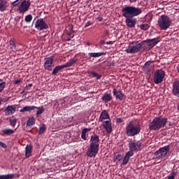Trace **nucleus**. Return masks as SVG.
Listing matches in <instances>:
<instances>
[{
  "label": "nucleus",
  "instance_id": "1",
  "mask_svg": "<svg viewBox=\"0 0 179 179\" xmlns=\"http://www.w3.org/2000/svg\"><path fill=\"white\" fill-rule=\"evenodd\" d=\"M158 43L157 38L147 39L143 41L141 43L134 41L128 46L125 51L127 54H137V52H139L142 50V46L145 45V44H147L150 48H153Z\"/></svg>",
  "mask_w": 179,
  "mask_h": 179
},
{
  "label": "nucleus",
  "instance_id": "2",
  "mask_svg": "<svg viewBox=\"0 0 179 179\" xmlns=\"http://www.w3.org/2000/svg\"><path fill=\"white\" fill-rule=\"evenodd\" d=\"M169 124V127H172L173 124L169 122V119L164 116H158L155 117L152 121L149 124V129L150 131H159L162 128H164Z\"/></svg>",
  "mask_w": 179,
  "mask_h": 179
},
{
  "label": "nucleus",
  "instance_id": "3",
  "mask_svg": "<svg viewBox=\"0 0 179 179\" xmlns=\"http://www.w3.org/2000/svg\"><path fill=\"white\" fill-rule=\"evenodd\" d=\"M99 148H100V137L94 134L90 138V145L87 151V156L96 157L99 153Z\"/></svg>",
  "mask_w": 179,
  "mask_h": 179
},
{
  "label": "nucleus",
  "instance_id": "4",
  "mask_svg": "<svg viewBox=\"0 0 179 179\" xmlns=\"http://www.w3.org/2000/svg\"><path fill=\"white\" fill-rule=\"evenodd\" d=\"M142 14V8L134 6H124L122 8V16L123 17H136Z\"/></svg>",
  "mask_w": 179,
  "mask_h": 179
},
{
  "label": "nucleus",
  "instance_id": "5",
  "mask_svg": "<svg viewBox=\"0 0 179 179\" xmlns=\"http://www.w3.org/2000/svg\"><path fill=\"white\" fill-rule=\"evenodd\" d=\"M142 131L141 123L131 121L126 126V135L129 137H134L139 135Z\"/></svg>",
  "mask_w": 179,
  "mask_h": 179
},
{
  "label": "nucleus",
  "instance_id": "6",
  "mask_svg": "<svg viewBox=\"0 0 179 179\" xmlns=\"http://www.w3.org/2000/svg\"><path fill=\"white\" fill-rule=\"evenodd\" d=\"M160 30H167L171 26V19L166 15H161L157 21Z\"/></svg>",
  "mask_w": 179,
  "mask_h": 179
},
{
  "label": "nucleus",
  "instance_id": "7",
  "mask_svg": "<svg viewBox=\"0 0 179 179\" xmlns=\"http://www.w3.org/2000/svg\"><path fill=\"white\" fill-rule=\"evenodd\" d=\"M170 150V145L160 148L154 153V155L155 156L156 159H157V160L166 159V157H169Z\"/></svg>",
  "mask_w": 179,
  "mask_h": 179
},
{
  "label": "nucleus",
  "instance_id": "8",
  "mask_svg": "<svg viewBox=\"0 0 179 179\" xmlns=\"http://www.w3.org/2000/svg\"><path fill=\"white\" fill-rule=\"evenodd\" d=\"M35 110H38L36 113V117H38V115H41V114H43L44 111H45L43 106H41L39 107H37L36 106H24L23 108L20 109V111L21 113H31V111H34Z\"/></svg>",
  "mask_w": 179,
  "mask_h": 179
},
{
  "label": "nucleus",
  "instance_id": "9",
  "mask_svg": "<svg viewBox=\"0 0 179 179\" xmlns=\"http://www.w3.org/2000/svg\"><path fill=\"white\" fill-rule=\"evenodd\" d=\"M129 150H133L137 153L139 150L142 149V140L131 139L129 143Z\"/></svg>",
  "mask_w": 179,
  "mask_h": 179
},
{
  "label": "nucleus",
  "instance_id": "10",
  "mask_svg": "<svg viewBox=\"0 0 179 179\" xmlns=\"http://www.w3.org/2000/svg\"><path fill=\"white\" fill-rule=\"evenodd\" d=\"M164 76H166V72L162 69H158L154 73L153 82L156 85H159V83H162L163 80L164 79Z\"/></svg>",
  "mask_w": 179,
  "mask_h": 179
},
{
  "label": "nucleus",
  "instance_id": "11",
  "mask_svg": "<svg viewBox=\"0 0 179 179\" xmlns=\"http://www.w3.org/2000/svg\"><path fill=\"white\" fill-rule=\"evenodd\" d=\"M30 6H31L30 0H23L18 6L17 10H19L20 13H26L30 9Z\"/></svg>",
  "mask_w": 179,
  "mask_h": 179
},
{
  "label": "nucleus",
  "instance_id": "12",
  "mask_svg": "<svg viewBox=\"0 0 179 179\" xmlns=\"http://www.w3.org/2000/svg\"><path fill=\"white\" fill-rule=\"evenodd\" d=\"M54 55H52L45 59L43 64L44 69L46 71H52V68H54Z\"/></svg>",
  "mask_w": 179,
  "mask_h": 179
},
{
  "label": "nucleus",
  "instance_id": "13",
  "mask_svg": "<svg viewBox=\"0 0 179 179\" xmlns=\"http://www.w3.org/2000/svg\"><path fill=\"white\" fill-rule=\"evenodd\" d=\"M35 29L39 31L47 30V29H48V24L45 23L44 19H38L35 23Z\"/></svg>",
  "mask_w": 179,
  "mask_h": 179
},
{
  "label": "nucleus",
  "instance_id": "14",
  "mask_svg": "<svg viewBox=\"0 0 179 179\" xmlns=\"http://www.w3.org/2000/svg\"><path fill=\"white\" fill-rule=\"evenodd\" d=\"M113 96L115 97L116 100H120V101H124L127 99V95L122 93V91L114 88L113 90Z\"/></svg>",
  "mask_w": 179,
  "mask_h": 179
},
{
  "label": "nucleus",
  "instance_id": "15",
  "mask_svg": "<svg viewBox=\"0 0 179 179\" xmlns=\"http://www.w3.org/2000/svg\"><path fill=\"white\" fill-rule=\"evenodd\" d=\"M125 23L127 27H130V29H133L136 26V19L134 18V17H125Z\"/></svg>",
  "mask_w": 179,
  "mask_h": 179
},
{
  "label": "nucleus",
  "instance_id": "16",
  "mask_svg": "<svg viewBox=\"0 0 179 179\" xmlns=\"http://www.w3.org/2000/svg\"><path fill=\"white\" fill-rule=\"evenodd\" d=\"M103 127L105 128L108 134H111L113 132V127H111V120L103 121Z\"/></svg>",
  "mask_w": 179,
  "mask_h": 179
},
{
  "label": "nucleus",
  "instance_id": "17",
  "mask_svg": "<svg viewBox=\"0 0 179 179\" xmlns=\"http://www.w3.org/2000/svg\"><path fill=\"white\" fill-rule=\"evenodd\" d=\"M172 93L173 96L179 98V80L175 81L173 83Z\"/></svg>",
  "mask_w": 179,
  "mask_h": 179
},
{
  "label": "nucleus",
  "instance_id": "18",
  "mask_svg": "<svg viewBox=\"0 0 179 179\" xmlns=\"http://www.w3.org/2000/svg\"><path fill=\"white\" fill-rule=\"evenodd\" d=\"M20 177V174L16 173H8L6 175H0V179H14L19 178Z\"/></svg>",
  "mask_w": 179,
  "mask_h": 179
},
{
  "label": "nucleus",
  "instance_id": "19",
  "mask_svg": "<svg viewBox=\"0 0 179 179\" xmlns=\"http://www.w3.org/2000/svg\"><path fill=\"white\" fill-rule=\"evenodd\" d=\"M16 111V107L14 106H8L4 110L6 115H12Z\"/></svg>",
  "mask_w": 179,
  "mask_h": 179
},
{
  "label": "nucleus",
  "instance_id": "20",
  "mask_svg": "<svg viewBox=\"0 0 179 179\" xmlns=\"http://www.w3.org/2000/svg\"><path fill=\"white\" fill-rule=\"evenodd\" d=\"M104 120H110V115H108V112L106 110H103L101 113L99 120L101 121V122H104Z\"/></svg>",
  "mask_w": 179,
  "mask_h": 179
},
{
  "label": "nucleus",
  "instance_id": "21",
  "mask_svg": "<svg viewBox=\"0 0 179 179\" xmlns=\"http://www.w3.org/2000/svg\"><path fill=\"white\" fill-rule=\"evenodd\" d=\"M101 100L103 101V103H109V101L113 100V95H111L110 93L106 92L103 94Z\"/></svg>",
  "mask_w": 179,
  "mask_h": 179
},
{
  "label": "nucleus",
  "instance_id": "22",
  "mask_svg": "<svg viewBox=\"0 0 179 179\" xmlns=\"http://www.w3.org/2000/svg\"><path fill=\"white\" fill-rule=\"evenodd\" d=\"M76 62H78V59L76 57H73V59H70L69 62H67L65 64H63V66L64 68H71Z\"/></svg>",
  "mask_w": 179,
  "mask_h": 179
},
{
  "label": "nucleus",
  "instance_id": "23",
  "mask_svg": "<svg viewBox=\"0 0 179 179\" xmlns=\"http://www.w3.org/2000/svg\"><path fill=\"white\" fill-rule=\"evenodd\" d=\"M106 55V52H89L88 57L90 58H99V57H103Z\"/></svg>",
  "mask_w": 179,
  "mask_h": 179
},
{
  "label": "nucleus",
  "instance_id": "24",
  "mask_svg": "<svg viewBox=\"0 0 179 179\" xmlns=\"http://www.w3.org/2000/svg\"><path fill=\"white\" fill-rule=\"evenodd\" d=\"M1 135H2L3 136L6 135L7 136H10V135H13V134H15V130L12 129H3L1 131Z\"/></svg>",
  "mask_w": 179,
  "mask_h": 179
},
{
  "label": "nucleus",
  "instance_id": "25",
  "mask_svg": "<svg viewBox=\"0 0 179 179\" xmlns=\"http://www.w3.org/2000/svg\"><path fill=\"white\" fill-rule=\"evenodd\" d=\"M7 3L8 1L0 0V12H5L6 10V8H8Z\"/></svg>",
  "mask_w": 179,
  "mask_h": 179
},
{
  "label": "nucleus",
  "instance_id": "26",
  "mask_svg": "<svg viewBox=\"0 0 179 179\" xmlns=\"http://www.w3.org/2000/svg\"><path fill=\"white\" fill-rule=\"evenodd\" d=\"M65 67H64V64L60 66H56L52 73V75H54V76H57L58 72H61L62 69H64Z\"/></svg>",
  "mask_w": 179,
  "mask_h": 179
},
{
  "label": "nucleus",
  "instance_id": "27",
  "mask_svg": "<svg viewBox=\"0 0 179 179\" xmlns=\"http://www.w3.org/2000/svg\"><path fill=\"white\" fill-rule=\"evenodd\" d=\"M31 150H33V146L27 145L25 148L26 157H30V156H31Z\"/></svg>",
  "mask_w": 179,
  "mask_h": 179
},
{
  "label": "nucleus",
  "instance_id": "28",
  "mask_svg": "<svg viewBox=\"0 0 179 179\" xmlns=\"http://www.w3.org/2000/svg\"><path fill=\"white\" fill-rule=\"evenodd\" d=\"M36 124V117H29L27 121V127H33Z\"/></svg>",
  "mask_w": 179,
  "mask_h": 179
},
{
  "label": "nucleus",
  "instance_id": "29",
  "mask_svg": "<svg viewBox=\"0 0 179 179\" xmlns=\"http://www.w3.org/2000/svg\"><path fill=\"white\" fill-rule=\"evenodd\" d=\"M89 131H90V129H83L82 130V134H81V138L82 139H83V141H87V137L86 136V134H87V132H89Z\"/></svg>",
  "mask_w": 179,
  "mask_h": 179
},
{
  "label": "nucleus",
  "instance_id": "30",
  "mask_svg": "<svg viewBox=\"0 0 179 179\" xmlns=\"http://www.w3.org/2000/svg\"><path fill=\"white\" fill-rule=\"evenodd\" d=\"M5 87H6V82L3 81V80L0 79V93H2L3 90H5Z\"/></svg>",
  "mask_w": 179,
  "mask_h": 179
},
{
  "label": "nucleus",
  "instance_id": "31",
  "mask_svg": "<svg viewBox=\"0 0 179 179\" xmlns=\"http://www.w3.org/2000/svg\"><path fill=\"white\" fill-rule=\"evenodd\" d=\"M9 44L10 50H13V51L16 50V43L15 42V39L11 38L9 41Z\"/></svg>",
  "mask_w": 179,
  "mask_h": 179
},
{
  "label": "nucleus",
  "instance_id": "32",
  "mask_svg": "<svg viewBox=\"0 0 179 179\" xmlns=\"http://www.w3.org/2000/svg\"><path fill=\"white\" fill-rule=\"evenodd\" d=\"M89 73L93 76V78H96L97 80L101 79V76L99 75V73H96L95 71H90Z\"/></svg>",
  "mask_w": 179,
  "mask_h": 179
},
{
  "label": "nucleus",
  "instance_id": "33",
  "mask_svg": "<svg viewBox=\"0 0 179 179\" xmlns=\"http://www.w3.org/2000/svg\"><path fill=\"white\" fill-rule=\"evenodd\" d=\"M138 27H140V29H141V30H149L150 26H149V24H141L140 25H138Z\"/></svg>",
  "mask_w": 179,
  "mask_h": 179
},
{
  "label": "nucleus",
  "instance_id": "34",
  "mask_svg": "<svg viewBox=\"0 0 179 179\" xmlns=\"http://www.w3.org/2000/svg\"><path fill=\"white\" fill-rule=\"evenodd\" d=\"M24 20L26 23H30L31 20H33V15H27L25 16Z\"/></svg>",
  "mask_w": 179,
  "mask_h": 179
},
{
  "label": "nucleus",
  "instance_id": "35",
  "mask_svg": "<svg viewBox=\"0 0 179 179\" xmlns=\"http://www.w3.org/2000/svg\"><path fill=\"white\" fill-rule=\"evenodd\" d=\"M134 153H135V152L134 150H129V151L126 152L125 157H127L128 159H131V157H132V156H134Z\"/></svg>",
  "mask_w": 179,
  "mask_h": 179
},
{
  "label": "nucleus",
  "instance_id": "36",
  "mask_svg": "<svg viewBox=\"0 0 179 179\" xmlns=\"http://www.w3.org/2000/svg\"><path fill=\"white\" fill-rule=\"evenodd\" d=\"M22 0H15V1H13L12 3H11V7H12V9H13V8L16 7V6H19L20 5V1Z\"/></svg>",
  "mask_w": 179,
  "mask_h": 179
},
{
  "label": "nucleus",
  "instance_id": "37",
  "mask_svg": "<svg viewBox=\"0 0 179 179\" xmlns=\"http://www.w3.org/2000/svg\"><path fill=\"white\" fill-rule=\"evenodd\" d=\"M10 124L11 125V127H16V124L17 123V119L16 118H13V119H10Z\"/></svg>",
  "mask_w": 179,
  "mask_h": 179
},
{
  "label": "nucleus",
  "instance_id": "38",
  "mask_svg": "<svg viewBox=\"0 0 179 179\" xmlns=\"http://www.w3.org/2000/svg\"><path fill=\"white\" fill-rule=\"evenodd\" d=\"M45 132V125H43L39 128L38 135H43Z\"/></svg>",
  "mask_w": 179,
  "mask_h": 179
},
{
  "label": "nucleus",
  "instance_id": "39",
  "mask_svg": "<svg viewBox=\"0 0 179 179\" xmlns=\"http://www.w3.org/2000/svg\"><path fill=\"white\" fill-rule=\"evenodd\" d=\"M176 176H177V173H176V172H172L171 173V174H169L166 178L167 179H175L176 178Z\"/></svg>",
  "mask_w": 179,
  "mask_h": 179
},
{
  "label": "nucleus",
  "instance_id": "40",
  "mask_svg": "<svg viewBox=\"0 0 179 179\" xmlns=\"http://www.w3.org/2000/svg\"><path fill=\"white\" fill-rule=\"evenodd\" d=\"M122 159V155H121V154H118L117 155H116V157H115V160L116 162H121V160Z\"/></svg>",
  "mask_w": 179,
  "mask_h": 179
},
{
  "label": "nucleus",
  "instance_id": "41",
  "mask_svg": "<svg viewBox=\"0 0 179 179\" xmlns=\"http://www.w3.org/2000/svg\"><path fill=\"white\" fill-rule=\"evenodd\" d=\"M128 162H129V158H128L127 157L124 156V157L123 159V162H122V165L125 166V164H128Z\"/></svg>",
  "mask_w": 179,
  "mask_h": 179
},
{
  "label": "nucleus",
  "instance_id": "42",
  "mask_svg": "<svg viewBox=\"0 0 179 179\" xmlns=\"http://www.w3.org/2000/svg\"><path fill=\"white\" fill-rule=\"evenodd\" d=\"M149 66H152V62L150 61L145 62V64H144V67L147 68V69H149Z\"/></svg>",
  "mask_w": 179,
  "mask_h": 179
},
{
  "label": "nucleus",
  "instance_id": "43",
  "mask_svg": "<svg viewBox=\"0 0 179 179\" xmlns=\"http://www.w3.org/2000/svg\"><path fill=\"white\" fill-rule=\"evenodd\" d=\"M0 146L1 148H3V149H6V148H8V145H6V143L0 141Z\"/></svg>",
  "mask_w": 179,
  "mask_h": 179
},
{
  "label": "nucleus",
  "instance_id": "44",
  "mask_svg": "<svg viewBox=\"0 0 179 179\" xmlns=\"http://www.w3.org/2000/svg\"><path fill=\"white\" fill-rule=\"evenodd\" d=\"M116 122L117 124H122V122H124V120H122V118H121V117L117 118Z\"/></svg>",
  "mask_w": 179,
  "mask_h": 179
},
{
  "label": "nucleus",
  "instance_id": "45",
  "mask_svg": "<svg viewBox=\"0 0 179 179\" xmlns=\"http://www.w3.org/2000/svg\"><path fill=\"white\" fill-rule=\"evenodd\" d=\"M22 78H20V79L14 80L13 83H14V85H19V83H20L22 82Z\"/></svg>",
  "mask_w": 179,
  "mask_h": 179
},
{
  "label": "nucleus",
  "instance_id": "46",
  "mask_svg": "<svg viewBox=\"0 0 179 179\" xmlns=\"http://www.w3.org/2000/svg\"><path fill=\"white\" fill-rule=\"evenodd\" d=\"M92 24H93V22H90V21H88L85 25V27H89V26H92Z\"/></svg>",
  "mask_w": 179,
  "mask_h": 179
},
{
  "label": "nucleus",
  "instance_id": "47",
  "mask_svg": "<svg viewBox=\"0 0 179 179\" xmlns=\"http://www.w3.org/2000/svg\"><path fill=\"white\" fill-rule=\"evenodd\" d=\"M99 44H100L101 45H104V44H106V41H105L104 40H101Z\"/></svg>",
  "mask_w": 179,
  "mask_h": 179
},
{
  "label": "nucleus",
  "instance_id": "48",
  "mask_svg": "<svg viewBox=\"0 0 179 179\" xmlns=\"http://www.w3.org/2000/svg\"><path fill=\"white\" fill-rule=\"evenodd\" d=\"M97 20H99V22H103V17H99L97 18Z\"/></svg>",
  "mask_w": 179,
  "mask_h": 179
},
{
  "label": "nucleus",
  "instance_id": "49",
  "mask_svg": "<svg viewBox=\"0 0 179 179\" xmlns=\"http://www.w3.org/2000/svg\"><path fill=\"white\" fill-rule=\"evenodd\" d=\"M105 34H106V36H109V34H110V31L106 30V31H105Z\"/></svg>",
  "mask_w": 179,
  "mask_h": 179
},
{
  "label": "nucleus",
  "instance_id": "50",
  "mask_svg": "<svg viewBox=\"0 0 179 179\" xmlns=\"http://www.w3.org/2000/svg\"><path fill=\"white\" fill-rule=\"evenodd\" d=\"M3 103V99L2 98H0V106Z\"/></svg>",
  "mask_w": 179,
  "mask_h": 179
},
{
  "label": "nucleus",
  "instance_id": "51",
  "mask_svg": "<svg viewBox=\"0 0 179 179\" xmlns=\"http://www.w3.org/2000/svg\"><path fill=\"white\" fill-rule=\"evenodd\" d=\"M106 44L108 45L110 44H113V41H108L106 42Z\"/></svg>",
  "mask_w": 179,
  "mask_h": 179
},
{
  "label": "nucleus",
  "instance_id": "52",
  "mask_svg": "<svg viewBox=\"0 0 179 179\" xmlns=\"http://www.w3.org/2000/svg\"><path fill=\"white\" fill-rule=\"evenodd\" d=\"M36 20H37V17L34 19V21L32 22V26H33V24H34V22H36Z\"/></svg>",
  "mask_w": 179,
  "mask_h": 179
},
{
  "label": "nucleus",
  "instance_id": "53",
  "mask_svg": "<svg viewBox=\"0 0 179 179\" xmlns=\"http://www.w3.org/2000/svg\"><path fill=\"white\" fill-rule=\"evenodd\" d=\"M68 35L69 36V37H71V38H73V35L72 36L71 34H68Z\"/></svg>",
  "mask_w": 179,
  "mask_h": 179
},
{
  "label": "nucleus",
  "instance_id": "54",
  "mask_svg": "<svg viewBox=\"0 0 179 179\" xmlns=\"http://www.w3.org/2000/svg\"><path fill=\"white\" fill-rule=\"evenodd\" d=\"M131 3L136 2L137 0H129Z\"/></svg>",
  "mask_w": 179,
  "mask_h": 179
},
{
  "label": "nucleus",
  "instance_id": "55",
  "mask_svg": "<svg viewBox=\"0 0 179 179\" xmlns=\"http://www.w3.org/2000/svg\"><path fill=\"white\" fill-rule=\"evenodd\" d=\"M28 86H29V87H31L33 86V84H31V83L29 84Z\"/></svg>",
  "mask_w": 179,
  "mask_h": 179
},
{
  "label": "nucleus",
  "instance_id": "56",
  "mask_svg": "<svg viewBox=\"0 0 179 179\" xmlns=\"http://www.w3.org/2000/svg\"><path fill=\"white\" fill-rule=\"evenodd\" d=\"M177 71H178V72L179 73V65L177 66Z\"/></svg>",
  "mask_w": 179,
  "mask_h": 179
},
{
  "label": "nucleus",
  "instance_id": "57",
  "mask_svg": "<svg viewBox=\"0 0 179 179\" xmlns=\"http://www.w3.org/2000/svg\"><path fill=\"white\" fill-rule=\"evenodd\" d=\"M23 93H24V90H23L22 92H20V94H23Z\"/></svg>",
  "mask_w": 179,
  "mask_h": 179
},
{
  "label": "nucleus",
  "instance_id": "58",
  "mask_svg": "<svg viewBox=\"0 0 179 179\" xmlns=\"http://www.w3.org/2000/svg\"><path fill=\"white\" fill-rule=\"evenodd\" d=\"M87 45H90V43H87Z\"/></svg>",
  "mask_w": 179,
  "mask_h": 179
},
{
  "label": "nucleus",
  "instance_id": "59",
  "mask_svg": "<svg viewBox=\"0 0 179 179\" xmlns=\"http://www.w3.org/2000/svg\"><path fill=\"white\" fill-rule=\"evenodd\" d=\"M69 40H71V39H68V41H69Z\"/></svg>",
  "mask_w": 179,
  "mask_h": 179
},
{
  "label": "nucleus",
  "instance_id": "60",
  "mask_svg": "<svg viewBox=\"0 0 179 179\" xmlns=\"http://www.w3.org/2000/svg\"><path fill=\"white\" fill-rule=\"evenodd\" d=\"M10 12H12V9L10 10Z\"/></svg>",
  "mask_w": 179,
  "mask_h": 179
},
{
  "label": "nucleus",
  "instance_id": "61",
  "mask_svg": "<svg viewBox=\"0 0 179 179\" xmlns=\"http://www.w3.org/2000/svg\"><path fill=\"white\" fill-rule=\"evenodd\" d=\"M178 179H179V178H178Z\"/></svg>",
  "mask_w": 179,
  "mask_h": 179
}]
</instances>
